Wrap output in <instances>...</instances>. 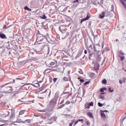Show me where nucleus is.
<instances>
[{"mask_svg": "<svg viewBox=\"0 0 126 126\" xmlns=\"http://www.w3.org/2000/svg\"><path fill=\"white\" fill-rule=\"evenodd\" d=\"M99 67H100V65H99V64L97 63L94 65V69H96V70H98Z\"/></svg>", "mask_w": 126, "mask_h": 126, "instance_id": "14", "label": "nucleus"}, {"mask_svg": "<svg viewBox=\"0 0 126 126\" xmlns=\"http://www.w3.org/2000/svg\"><path fill=\"white\" fill-rule=\"evenodd\" d=\"M89 83H90V81H87L84 83V85H88V84H89Z\"/></svg>", "mask_w": 126, "mask_h": 126, "instance_id": "37", "label": "nucleus"}, {"mask_svg": "<svg viewBox=\"0 0 126 126\" xmlns=\"http://www.w3.org/2000/svg\"><path fill=\"white\" fill-rule=\"evenodd\" d=\"M103 113L107 112H108V110H104V111H103Z\"/></svg>", "mask_w": 126, "mask_h": 126, "instance_id": "60", "label": "nucleus"}, {"mask_svg": "<svg viewBox=\"0 0 126 126\" xmlns=\"http://www.w3.org/2000/svg\"><path fill=\"white\" fill-rule=\"evenodd\" d=\"M51 92L50 89H47L43 93H46L47 95H48V97H50Z\"/></svg>", "mask_w": 126, "mask_h": 126, "instance_id": "8", "label": "nucleus"}, {"mask_svg": "<svg viewBox=\"0 0 126 126\" xmlns=\"http://www.w3.org/2000/svg\"><path fill=\"white\" fill-rule=\"evenodd\" d=\"M24 36L26 37H28V36H31L32 35V30L30 29H27L23 32Z\"/></svg>", "mask_w": 126, "mask_h": 126, "instance_id": "4", "label": "nucleus"}, {"mask_svg": "<svg viewBox=\"0 0 126 126\" xmlns=\"http://www.w3.org/2000/svg\"><path fill=\"white\" fill-rule=\"evenodd\" d=\"M52 71V70L50 68H48L45 70V72L46 73H49V72H51Z\"/></svg>", "mask_w": 126, "mask_h": 126, "instance_id": "15", "label": "nucleus"}, {"mask_svg": "<svg viewBox=\"0 0 126 126\" xmlns=\"http://www.w3.org/2000/svg\"><path fill=\"white\" fill-rule=\"evenodd\" d=\"M110 14L111 13L108 10H105V12H102V15H99L100 18L103 19L104 17H105V16L106 17L110 16Z\"/></svg>", "mask_w": 126, "mask_h": 126, "instance_id": "5", "label": "nucleus"}, {"mask_svg": "<svg viewBox=\"0 0 126 126\" xmlns=\"http://www.w3.org/2000/svg\"><path fill=\"white\" fill-rule=\"evenodd\" d=\"M114 8H115L114 5H111L112 11H114Z\"/></svg>", "mask_w": 126, "mask_h": 126, "instance_id": "41", "label": "nucleus"}, {"mask_svg": "<svg viewBox=\"0 0 126 126\" xmlns=\"http://www.w3.org/2000/svg\"><path fill=\"white\" fill-rule=\"evenodd\" d=\"M66 22L67 25L66 26L61 25L59 27V30L60 32L64 36V38H66V37H68L69 36V32H67V29L65 28L67 26H69L70 25V22L69 21L67 20Z\"/></svg>", "mask_w": 126, "mask_h": 126, "instance_id": "1", "label": "nucleus"}, {"mask_svg": "<svg viewBox=\"0 0 126 126\" xmlns=\"http://www.w3.org/2000/svg\"><path fill=\"white\" fill-rule=\"evenodd\" d=\"M40 18H41V19H47V17L46 15H43L41 16H40Z\"/></svg>", "mask_w": 126, "mask_h": 126, "instance_id": "21", "label": "nucleus"}, {"mask_svg": "<svg viewBox=\"0 0 126 126\" xmlns=\"http://www.w3.org/2000/svg\"><path fill=\"white\" fill-rule=\"evenodd\" d=\"M92 75H93V76H94V75H95V73H92Z\"/></svg>", "mask_w": 126, "mask_h": 126, "instance_id": "61", "label": "nucleus"}, {"mask_svg": "<svg viewBox=\"0 0 126 126\" xmlns=\"http://www.w3.org/2000/svg\"><path fill=\"white\" fill-rule=\"evenodd\" d=\"M24 9H25V10H28V11H31V10H32L27 6H25Z\"/></svg>", "mask_w": 126, "mask_h": 126, "instance_id": "17", "label": "nucleus"}, {"mask_svg": "<svg viewBox=\"0 0 126 126\" xmlns=\"http://www.w3.org/2000/svg\"><path fill=\"white\" fill-rule=\"evenodd\" d=\"M25 88H26L27 89H28L29 88V85H25L23 86Z\"/></svg>", "mask_w": 126, "mask_h": 126, "instance_id": "35", "label": "nucleus"}, {"mask_svg": "<svg viewBox=\"0 0 126 126\" xmlns=\"http://www.w3.org/2000/svg\"><path fill=\"white\" fill-rule=\"evenodd\" d=\"M38 98H39V99H44L43 97H41L40 96V95H38Z\"/></svg>", "mask_w": 126, "mask_h": 126, "instance_id": "48", "label": "nucleus"}, {"mask_svg": "<svg viewBox=\"0 0 126 126\" xmlns=\"http://www.w3.org/2000/svg\"><path fill=\"white\" fill-rule=\"evenodd\" d=\"M2 94H0V98H1V97H2Z\"/></svg>", "mask_w": 126, "mask_h": 126, "instance_id": "62", "label": "nucleus"}, {"mask_svg": "<svg viewBox=\"0 0 126 126\" xmlns=\"http://www.w3.org/2000/svg\"><path fill=\"white\" fill-rule=\"evenodd\" d=\"M84 54H85V55H86V54H87V50H85V51H84Z\"/></svg>", "mask_w": 126, "mask_h": 126, "instance_id": "52", "label": "nucleus"}, {"mask_svg": "<svg viewBox=\"0 0 126 126\" xmlns=\"http://www.w3.org/2000/svg\"><path fill=\"white\" fill-rule=\"evenodd\" d=\"M64 106H65V104H63L61 105V106H60L58 107V109H62V108H63Z\"/></svg>", "mask_w": 126, "mask_h": 126, "instance_id": "30", "label": "nucleus"}, {"mask_svg": "<svg viewBox=\"0 0 126 126\" xmlns=\"http://www.w3.org/2000/svg\"><path fill=\"white\" fill-rule=\"evenodd\" d=\"M47 65L48 66H51V67H55L56 65H57V63L55 62L50 63V64Z\"/></svg>", "mask_w": 126, "mask_h": 126, "instance_id": "9", "label": "nucleus"}, {"mask_svg": "<svg viewBox=\"0 0 126 126\" xmlns=\"http://www.w3.org/2000/svg\"><path fill=\"white\" fill-rule=\"evenodd\" d=\"M3 29H6V26L4 25L3 27Z\"/></svg>", "mask_w": 126, "mask_h": 126, "instance_id": "50", "label": "nucleus"}, {"mask_svg": "<svg viewBox=\"0 0 126 126\" xmlns=\"http://www.w3.org/2000/svg\"><path fill=\"white\" fill-rule=\"evenodd\" d=\"M119 57L120 58L121 61H124V60L125 59L124 56H120V55H119Z\"/></svg>", "mask_w": 126, "mask_h": 126, "instance_id": "26", "label": "nucleus"}, {"mask_svg": "<svg viewBox=\"0 0 126 126\" xmlns=\"http://www.w3.org/2000/svg\"><path fill=\"white\" fill-rule=\"evenodd\" d=\"M78 122H79V120H77V121L75 122V125H76V124H78Z\"/></svg>", "mask_w": 126, "mask_h": 126, "instance_id": "51", "label": "nucleus"}, {"mask_svg": "<svg viewBox=\"0 0 126 126\" xmlns=\"http://www.w3.org/2000/svg\"><path fill=\"white\" fill-rule=\"evenodd\" d=\"M101 47L103 49V48H104V43H102V45H101Z\"/></svg>", "mask_w": 126, "mask_h": 126, "instance_id": "55", "label": "nucleus"}, {"mask_svg": "<svg viewBox=\"0 0 126 126\" xmlns=\"http://www.w3.org/2000/svg\"><path fill=\"white\" fill-rule=\"evenodd\" d=\"M13 82L14 83V82H15V80L14 79Z\"/></svg>", "mask_w": 126, "mask_h": 126, "instance_id": "64", "label": "nucleus"}, {"mask_svg": "<svg viewBox=\"0 0 126 126\" xmlns=\"http://www.w3.org/2000/svg\"><path fill=\"white\" fill-rule=\"evenodd\" d=\"M87 47L88 52L89 53V54H91V51H90V49H89V48H88V46H87Z\"/></svg>", "mask_w": 126, "mask_h": 126, "instance_id": "34", "label": "nucleus"}, {"mask_svg": "<svg viewBox=\"0 0 126 126\" xmlns=\"http://www.w3.org/2000/svg\"><path fill=\"white\" fill-rule=\"evenodd\" d=\"M90 17H91L90 14L88 13V15H87V17L85 18L82 19L81 20L80 23H82L84 21H86V20H88V19H89Z\"/></svg>", "mask_w": 126, "mask_h": 126, "instance_id": "7", "label": "nucleus"}, {"mask_svg": "<svg viewBox=\"0 0 126 126\" xmlns=\"http://www.w3.org/2000/svg\"><path fill=\"white\" fill-rule=\"evenodd\" d=\"M87 116L89 117V118H91V119H94V116H93V114L91 112H89L87 113Z\"/></svg>", "mask_w": 126, "mask_h": 126, "instance_id": "12", "label": "nucleus"}, {"mask_svg": "<svg viewBox=\"0 0 126 126\" xmlns=\"http://www.w3.org/2000/svg\"><path fill=\"white\" fill-rule=\"evenodd\" d=\"M86 124L87 125H88V126H89V125H90V123H89V121H87Z\"/></svg>", "mask_w": 126, "mask_h": 126, "instance_id": "49", "label": "nucleus"}, {"mask_svg": "<svg viewBox=\"0 0 126 126\" xmlns=\"http://www.w3.org/2000/svg\"><path fill=\"white\" fill-rule=\"evenodd\" d=\"M119 1H120L121 3L123 5L124 8L126 9V3L124 1H126V0H119Z\"/></svg>", "mask_w": 126, "mask_h": 126, "instance_id": "10", "label": "nucleus"}, {"mask_svg": "<svg viewBox=\"0 0 126 126\" xmlns=\"http://www.w3.org/2000/svg\"><path fill=\"white\" fill-rule=\"evenodd\" d=\"M110 50V49L108 47L105 48V49L103 50V53H105V52H108Z\"/></svg>", "mask_w": 126, "mask_h": 126, "instance_id": "19", "label": "nucleus"}, {"mask_svg": "<svg viewBox=\"0 0 126 126\" xmlns=\"http://www.w3.org/2000/svg\"><path fill=\"white\" fill-rule=\"evenodd\" d=\"M24 113H25V110H21L19 112V115H23V114H24Z\"/></svg>", "mask_w": 126, "mask_h": 126, "instance_id": "22", "label": "nucleus"}, {"mask_svg": "<svg viewBox=\"0 0 126 126\" xmlns=\"http://www.w3.org/2000/svg\"><path fill=\"white\" fill-rule=\"evenodd\" d=\"M27 122H30V120H25V121H20V123H23V124H24V123H27Z\"/></svg>", "mask_w": 126, "mask_h": 126, "instance_id": "23", "label": "nucleus"}, {"mask_svg": "<svg viewBox=\"0 0 126 126\" xmlns=\"http://www.w3.org/2000/svg\"><path fill=\"white\" fill-rule=\"evenodd\" d=\"M85 107L87 109H89L90 108V105H89V104H86Z\"/></svg>", "mask_w": 126, "mask_h": 126, "instance_id": "36", "label": "nucleus"}, {"mask_svg": "<svg viewBox=\"0 0 126 126\" xmlns=\"http://www.w3.org/2000/svg\"><path fill=\"white\" fill-rule=\"evenodd\" d=\"M80 82L83 83L84 82V79H80Z\"/></svg>", "mask_w": 126, "mask_h": 126, "instance_id": "47", "label": "nucleus"}, {"mask_svg": "<svg viewBox=\"0 0 126 126\" xmlns=\"http://www.w3.org/2000/svg\"><path fill=\"white\" fill-rule=\"evenodd\" d=\"M100 48H101V46L99 44H95L94 45V52H96V60L97 61H100V56H101V53H100Z\"/></svg>", "mask_w": 126, "mask_h": 126, "instance_id": "3", "label": "nucleus"}, {"mask_svg": "<svg viewBox=\"0 0 126 126\" xmlns=\"http://www.w3.org/2000/svg\"><path fill=\"white\" fill-rule=\"evenodd\" d=\"M63 80L64 81H68L69 79H68V78H67V77H64L63 78Z\"/></svg>", "mask_w": 126, "mask_h": 126, "instance_id": "25", "label": "nucleus"}, {"mask_svg": "<svg viewBox=\"0 0 126 126\" xmlns=\"http://www.w3.org/2000/svg\"><path fill=\"white\" fill-rule=\"evenodd\" d=\"M79 73H80V74H83V71H82V70H81V69H79Z\"/></svg>", "mask_w": 126, "mask_h": 126, "instance_id": "38", "label": "nucleus"}, {"mask_svg": "<svg viewBox=\"0 0 126 126\" xmlns=\"http://www.w3.org/2000/svg\"><path fill=\"white\" fill-rule=\"evenodd\" d=\"M102 84H106L107 83V80H106V79L102 80Z\"/></svg>", "mask_w": 126, "mask_h": 126, "instance_id": "24", "label": "nucleus"}, {"mask_svg": "<svg viewBox=\"0 0 126 126\" xmlns=\"http://www.w3.org/2000/svg\"><path fill=\"white\" fill-rule=\"evenodd\" d=\"M17 80H22V78H16Z\"/></svg>", "mask_w": 126, "mask_h": 126, "instance_id": "46", "label": "nucleus"}, {"mask_svg": "<svg viewBox=\"0 0 126 126\" xmlns=\"http://www.w3.org/2000/svg\"><path fill=\"white\" fill-rule=\"evenodd\" d=\"M57 80H58V78H54L53 79V82H54V83L57 82Z\"/></svg>", "mask_w": 126, "mask_h": 126, "instance_id": "39", "label": "nucleus"}, {"mask_svg": "<svg viewBox=\"0 0 126 126\" xmlns=\"http://www.w3.org/2000/svg\"><path fill=\"white\" fill-rule=\"evenodd\" d=\"M85 58V55H84V56L82 57V59H84Z\"/></svg>", "mask_w": 126, "mask_h": 126, "instance_id": "63", "label": "nucleus"}, {"mask_svg": "<svg viewBox=\"0 0 126 126\" xmlns=\"http://www.w3.org/2000/svg\"><path fill=\"white\" fill-rule=\"evenodd\" d=\"M69 104H70V101H67L65 103L66 105H69Z\"/></svg>", "mask_w": 126, "mask_h": 126, "instance_id": "42", "label": "nucleus"}, {"mask_svg": "<svg viewBox=\"0 0 126 126\" xmlns=\"http://www.w3.org/2000/svg\"><path fill=\"white\" fill-rule=\"evenodd\" d=\"M125 115H126V113H125ZM126 119V115L122 119V122H124V121H125Z\"/></svg>", "mask_w": 126, "mask_h": 126, "instance_id": "43", "label": "nucleus"}, {"mask_svg": "<svg viewBox=\"0 0 126 126\" xmlns=\"http://www.w3.org/2000/svg\"><path fill=\"white\" fill-rule=\"evenodd\" d=\"M49 81L50 83H52L53 82V78H52V77H49Z\"/></svg>", "mask_w": 126, "mask_h": 126, "instance_id": "33", "label": "nucleus"}, {"mask_svg": "<svg viewBox=\"0 0 126 126\" xmlns=\"http://www.w3.org/2000/svg\"><path fill=\"white\" fill-rule=\"evenodd\" d=\"M100 116L102 119H106V115H105L103 110L100 111Z\"/></svg>", "mask_w": 126, "mask_h": 126, "instance_id": "11", "label": "nucleus"}, {"mask_svg": "<svg viewBox=\"0 0 126 126\" xmlns=\"http://www.w3.org/2000/svg\"><path fill=\"white\" fill-rule=\"evenodd\" d=\"M74 123H75V121L74 120H72L71 123L69 124V126H72V125H73L74 124Z\"/></svg>", "mask_w": 126, "mask_h": 126, "instance_id": "27", "label": "nucleus"}, {"mask_svg": "<svg viewBox=\"0 0 126 126\" xmlns=\"http://www.w3.org/2000/svg\"><path fill=\"white\" fill-rule=\"evenodd\" d=\"M93 46H92V45H90V46L88 47L89 48H92V49H93Z\"/></svg>", "mask_w": 126, "mask_h": 126, "instance_id": "53", "label": "nucleus"}, {"mask_svg": "<svg viewBox=\"0 0 126 126\" xmlns=\"http://www.w3.org/2000/svg\"><path fill=\"white\" fill-rule=\"evenodd\" d=\"M104 90H107V88H101L100 90V92H104Z\"/></svg>", "mask_w": 126, "mask_h": 126, "instance_id": "29", "label": "nucleus"}, {"mask_svg": "<svg viewBox=\"0 0 126 126\" xmlns=\"http://www.w3.org/2000/svg\"><path fill=\"white\" fill-rule=\"evenodd\" d=\"M108 91H109V92H110L111 93L114 92V89L109 87L108 88Z\"/></svg>", "mask_w": 126, "mask_h": 126, "instance_id": "20", "label": "nucleus"}, {"mask_svg": "<svg viewBox=\"0 0 126 126\" xmlns=\"http://www.w3.org/2000/svg\"><path fill=\"white\" fill-rule=\"evenodd\" d=\"M126 79L125 77H123L122 81L124 82V83H126Z\"/></svg>", "mask_w": 126, "mask_h": 126, "instance_id": "40", "label": "nucleus"}, {"mask_svg": "<svg viewBox=\"0 0 126 126\" xmlns=\"http://www.w3.org/2000/svg\"><path fill=\"white\" fill-rule=\"evenodd\" d=\"M12 82H10L7 83V84H5L4 85H2L0 86V91H1V93H3L4 94H8V93H11L12 92V89L10 87H4L5 85H7L8 84H11Z\"/></svg>", "mask_w": 126, "mask_h": 126, "instance_id": "2", "label": "nucleus"}, {"mask_svg": "<svg viewBox=\"0 0 126 126\" xmlns=\"http://www.w3.org/2000/svg\"><path fill=\"white\" fill-rule=\"evenodd\" d=\"M100 94L101 95H104V94H105V92H103V93H101Z\"/></svg>", "mask_w": 126, "mask_h": 126, "instance_id": "56", "label": "nucleus"}, {"mask_svg": "<svg viewBox=\"0 0 126 126\" xmlns=\"http://www.w3.org/2000/svg\"><path fill=\"white\" fill-rule=\"evenodd\" d=\"M77 1H78V0H74L73 1V2H76Z\"/></svg>", "mask_w": 126, "mask_h": 126, "instance_id": "57", "label": "nucleus"}, {"mask_svg": "<svg viewBox=\"0 0 126 126\" xmlns=\"http://www.w3.org/2000/svg\"><path fill=\"white\" fill-rule=\"evenodd\" d=\"M0 38H1V39H5L6 35L3 33H0Z\"/></svg>", "mask_w": 126, "mask_h": 126, "instance_id": "13", "label": "nucleus"}, {"mask_svg": "<svg viewBox=\"0 0 126 126\" xmlns=\"http://www.w3.org/2000/svg\"><path fill=\"white\" fill-rule=\"evenodd\" d=\"M100 99H102V100H105V96L103 95H99Z\"/></svg>", "mask_w": 126, "mask_h": 126, "instance_id": "28", "label": "nucleus"}, {"mask_svg": "<svg viewBox=\"0 0 126 126\" xmlns=\"http://www.w3.org/2000/svg\"><path fill=\"white\" fill-rule=\"evenodd\" d=\"M94 53H89V59L91 60L93 57Z\"/></svg>", "mask_w": 126, "mask_h": 126, "instance_id": "16", "label": "nucleus"}, {"mask_svg": "<svg viewBox=\"0 0 126 126\" xmlns=\"http://www.w3.org/2000/svg\"><path fill=\"white\" fill-rule=\"evenodd\" d=\"M89 105V106H91V107H93V106L94 105V102L92 101V102H90V103Z\"/></svg>", "mask_w": 126, "mask_h": 126, "instance_id": "31", "label": "nucleus"}, {"mask_svg": "<svg viewBox=\"0 0 126 126\" xmlns=\"http://www.w3.org/2000/svg\"><path fill=\"white\" fill-rule=\"evenodd\" d=\"M98 107H103V104L101 103L100 102L98 103Z\"/></svg>", "mask_w": 126, "mask_h": 126, "instance_id": "32", "label": "nucleus"}, {"mask_svg": "<svg viewBox=\"0 0 126 126\" xmlns=\"http://www.w3.org/2000/svg\"><path fill=\"white\" fill-rule=\"evenodd\" d=\"M119 83L120 84H123V80H122V79L119 80Z\"/></svg>", "mask_w": 126, "mask_h": 126, "instance_id": "44", "label": "nucleus"}, {"mask_svg": "<svg viewBox=\"0 0 126 126\" xmlns=\"http://www.w3.org/2000/svg\"><path fill=\"white\" fill-rule=\"evenodd\" d=\"M79 122H82V123H83V119H80Z\"/></svg>", "mask_w": 126, "mask_h": 126, "instance_id": "54", "label": "nucleus"}, {"mask_svg": "<svg viewBox=\"0 0 126 126\" xmlns=\"http://www.w3.org/2000/svg\"><path fill=\"white\" fill-rule=\"evenodd\" d=\"M102 126H109V125L108 124H105L103 125Z\"/></svg>", "mask_w": 126, "mask_h": 126, "instance_id": "59", "label": "nucleus"}, {"mask_svg": "<svg viewBox=\"0 0 126 126\" xmlns=\"http://www.w3.org/2000/svg\"><path fill=\"white\" fill-rule=\"evenodd\" d=\"M80 0V2H81V3H82V2H83V0Z\"/></svg>", "mask_w": 126, "mask_h": 126, "instance_id": "58", "label": "nucleus"}, {"mask_svg": "<svg viewBox=\"0 0 126 126\" xmlns=\"http://www.w3.org/2000/svg\"><path fill=\"white\" fill-rule=\"evenodd\" d=\"M10 118L11 120L14 119V118H15V115H14V113H11Z\"/></svg>", "mask_w": 126, "mask_h": 126, "instance_id": "18", "label": "nucleus"}, {"mask_svg": "<svg viewBox=\"0 0 126 126\" xmlns=\"http://www.w3.org/2000/svg\"><path fill=\"white\" fill-rule=\"evenodd\" d=\"M44 40V36L42 35V34L40 33L36 34V41L37 42H42Z\"/></svg>", "mask_w": 126, "mask_h": 126, "instance_id": "6", "label": "nucleus"}, {"mask_svg": "<svg viewBox=\"0 0 126 126\" xmlns=\"http://www.w3.org/2000/svg\"><path fill=\"white\" fill-rule=\"evenodd\" d=\"M120 55H122V56H124V55H125V53H124V52L120 51Z\"/></svg>", "mask_w": 126, "mask_h": 126, "instance_id": "45", "label": "nucleus"}]
</instances>
